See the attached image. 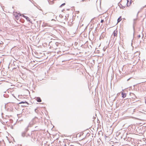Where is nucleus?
<instances>
[{
	"instance_id": "14",
	"label": "nucleus",
	"mask_w": 146,
	"mask_h": 146,
	"mask_svg": "<svg viewBox=\"0 0 146 146\" xmlns=\"http://www.w3.org/2000/svg\"><path fill=\"white\" fill-rule=\"evenodd\" d=\"M122 97L123 98H125L126 96V94L123 92L121 93Z\"/></svg>"
},
{
	"instance_id": "12",
	"label": "nucleus",
	"mask_w": 146,
	"mask_h": 146,
	"mask_svg": "<svg viewBox=\"0 0 146 146\" xmlns=\"http://www.w3.org/2000/svg\"><path fill=\"white\" fill-rule=\"evenodd\" d=\"M130 95L133 96V97H132V98L135 99V98H136V97L135 95L133 93H130Z\"/></svg>"
},
{
	"instance_id": "29",
	"label": "nucleus",
	"mask_w": 146,
	"mask_h": 146,
	"mask_svg": "<svg viewBox=\"0 0 146 146\" xmlns=\"http://www.w3.org/2000/svg\"><path fill=\"white\" fill-rule=\"evenodd\" d=\"M59 43L58 42H56L55 43V44L56 45V46H58Z\"/></svg>"
},
{
	"instance_id": "44",
	"label": "nucleus",
	"mask_w": 146,
	"mask_h": 146,
	"mask_svg": "<svg viewBox=\"0 0 146 146\" xmlns=\"http://www.w3.org/2000/svg\"><path fill=\"white\" fill-rule=\"evenodd\" d=\"M37 5H37H37H36V6H37Z\"/></svg>"
},
{
	"instance_id": "17",
	"label": "nucleus",
	"mask_w": 146,
	"mask_h": 146,
	"mask_svg": "<svg viewBox=\"0 0 146 146\" xmlns=\"http://www.w3.org/2000/svg\"><path fill=\"white\" fill-rule=\"evenodd\" d=\"M121 19H122L121 18V17H120L117 19V23L120 22L121 21Z\"/></svg>"
},
{
	"instance_id": "26",
	"label": "nucleus",
	"mask_w": 146,
	"mask_h": 146,
	"mask_svg": "<svg viewBox=\"0 0 146 146\" xmlns=\"http://www.w3.org/2000/svg\"><path fill=\"white\" fill-rule=\"evenodd\" d=\"M59 17H60L61 18H62L63 17V16L61 14L59 15Z\"/></svg>"
},
{
	"instance_id": "39",
	"label": "nucleus",
	"mask_w": 146,
	"mask_h": 146,
	"mask_svg": "<svg viewBox=\"0 0 146 146\" xmlns=\"http://www.w3.org/2000/svg\"><path fill=\"white\" fill-rule=\"evenodd\" d=\"M37 127V126H36V127H35V128H36Z\"/></svg>"
},
{
	"instance_id": "31",
	"label": "nucleus",
	"mask_w": 146,
	"mask_h": 146,
	"mask_svg": "<svg viewBox=\"0 0 146 146\" xmlns=\"http://www.w3.org/2000/svg\"><path fill=\"white\" fill-rule=\"evenodd\" d=\"M139 12H140V11H139L138 12V13H137V17H138V14H139Z\"/></svg>"
},
{
	"instance_id": "46",
	"label": "nucleus",
	"mask_w": 146,
	"mask_h": 146,
	"mask_svg": "<svg viewBox=\"0 0 146 146\" xmlns=\"http://www.w3.org/2000/svg\"><path fill=\"white\" fill-rule=\"evenodd\" d=\"M11 106V105H9V106Z\"/></svg>"
},
{
	"instance_id": "15",
	"label": "nucleus",
	"mask_w": 146,
	"mask_h": 146,
	"mask_svg": "<svg viewBox=\"0 0 146 146\" xmlns=\"http://www.w3.org/2000/svg\"><path fill=\"white\" fill-rule=\"evenodd\" d=\"M10 136H11V141H9L10 143H11V142H13V141H14V138L13 137H12L11 136V135L10 134Z\"/></svg>"
},
{
	"instance_id": "40",
	"label": "nucleus",
	"mask_w": 146,
	"mask_h": 146,
	"mask_svg": "<svg viewBox=\"0 0 146 146\" xmlns=\"http://www.w3.org/2000/svg\"><path fill=\"white\" fill-rule=\"evenodd\" d=\"M39 129H38L37 130H37V131H38V130H39Z\"/></svg>"
},
{
	"instance_id": "1",
	"label": "nucleus",
	"mask_w": 146,
	"mask_h": 146,
	"mask_svg": "<svg viewBox=\"0 0 146 146\" xmlns=\"http://www.w3.org/2000/svg\"><path fill=\"white\" fill-rule=\"evenodd\" d=\"M31 140L33 142H35L38 140V133L35 131H33L32 132L31 135Z\"/></svg>"
},
{
	"instance_id": "43",
	"label": "nucleus",
	"mask_w": 146,
	"mask_h": 146,
	"mask_svg": "<svg viewBox=\"0 0 146 146\" xmlns=\"http://www.w3.org/2000/svg\"><path fill=\"white\" fill-rule=\"evenodd\" d=\"M15 124H16V123H14V125Z\"/></svg>"
},
{
	"instance_id": "34",
	"label": "nucleus",
	"mask_w": 146,
	"mask_h": 146,
	"mask_svg": "<svg viewBox=\"0 0 146 146\" xmlns=\"http://www.w3.org/2000/svg\"><path fill=\"white\" fill-rule=\"evenodd\" d=\"M8 68L9 69V64L8 65Z\"/></svg>"
},
{
	"instance_id": "9",
	"label": "nucleus",
	"mask_w": 146,
	"mask_h": 146,
	"mask_svg": "<svg viewBox=\"0 0 146 146\" xmlns=\"http://www.w3.org/2000/svg\"><path fill=\"white\" fill-rule=\"evenodd\" d=\"M13 35H11L10 36V40H14L15 39L14 34Z\"/></svg>"
},
{
	"instance_id": "10",
	"label": "nucleus",
	"mask_w": 146,
	"mask_h": 146,
	"mask_svg": "<svg viewBox=\"0 0 146 146\" xmlns=\"http://www.w3.org/2000/svg\"><path fill=\"white\" fill-rule=\"evenodd\" d=\"M117 31L116 30H115L114 31L112 35L114 36H116L117 34Z\"/></svg>"
},
{
	"instance_id": "3",
	"label": "nucleus",
	"mask_w": 146,
	"mask_h": 146,
	"mask_svg": "<svg viewBox=\"0 0 146 146\" xmlns=\"http://www.w3.org/2000/svg\"><path fill=\"white\" fill-rule=\"evenodd\" d=\"M9 88L7 90V91L4 92V94L3 95L4 97L5 98H8L9 97L8 94L9 93Z\"/></svg>"
},
{
	"instance_id": "22",
	"label": "nucleus",
	"mask_w": 146,
	"mask_h": 146,
	"mask_svg": "<svg viewBox=\"0 0 146 146\" xmlns=\"http://www.w3.org/2000/svg\"><path fill=\"white\" fill-rule=\"evenodd\" d=\"M65 5V3H63V4H62V5H61L60 6V7H62V6H64Z\"/></svg>"
},
{
	"instance_id": "33",
	"label": "nucleus",
	"mask_w": 146,
	"mask_h": 146,
	"mask_svg": "<svg viewBox=\"0 0 146 146\" xmlns=\"http://www.w3.org/2000/svg\"><path fill=\"white\" fill-rule=\"evenodd\" d=\"M11 128L12 129H13V125H11Z\"/></svg>"
},
{
	"instance_id": "23",
	"label": "nucleus",
	"mask_w": 146,
	"mask_h": 146,
	"mask_svg": "<svg viewBox=\"0 0 146 146\" xmlns=\"http://www.w3.org/2000/svg\"><path fill=\"white\" fill-rule=\"evenodd\" d=\"M146 7V5H145L144 6H143V7H141L140 9V10H142L143 9V8Z\"/></svg>"
},
{
	"instance_id": "36",
	"label": "nucleus",
	"mask_w": 146,
	"mask_h": 146,
	"mask_svg": "<svg viewBox=\"0 0 146 146\" xmlns=\"http://www.w3.org/2000/svg\"><path fill=\"white\" fill-rule=\"evenodd\" d=\"M130 78H129L128 79H127V80L128 81L130 79Z\"/></svg>"
},
{
	"instance_id": "2",
	"label": "nucleus",
	"mask_w": 146,
	"mask_h": 146,
	"mask_svg": "<svg viewBox=\"0 0 146 146\" xmlns=\"http://www.w3.org/2000/svg\"><path fill=\"white\" fill-rule=\"evenodd\" d=\"M13 15L15 16V19L17 20H18L19 19L20 17H21V15L19 13H15V14L14 12H13Z\"/></svg>"
},
{
	"instance_id": "19",
	"label": "nucleus",
	"mask_w": 146,
	"mask_h": 146,
	"mask_svg": "<svg viewBox=\"0 0 146 146\" xmlns=\"http://www.w3.org/2000/svg\"><path fill=\"white\" fill-rule=\"evenodd\" d=\"M35 6L36 7H37V9H39V10L42 11V9H40V6H38V5H37V6Z\"/></svg>"
},
{
	"instance_id": "6",
	"label": "nucleus",
	"mask_w": 146,
	"mask_h": 146,
	"mask_svg": "<svg viewBox=\"0 0 146 146\" xmlns=\"http://www.w3.org/2000/svg\"><path fill=\"white\" fill-rule=\"evenodd\" d=\"M137 18L134 19L133 20V30H135V25L136 23H137Z\"/></svg>"
},
{
	"instance_id": "18",
	"label": "nucleus",
	"mask_w": 146,
	"mask_h": 146,
	"mask_svg": "<svg viewBox=\"0 0 146 146\" xmlns=\"http://www.w3.org/2000/svg\"><path fill=\"white\" fill-rule=\"evenodd\" d=\"M23 104V103H26L27 104V105H28V103H27V102L25 101V102H23L22 101L20 102L19 104Z\"/></svg>"
},
{
	"instance_id": "13",
	"label": "nucleus",
	"mask_w": 146,
	"mask_h": 146,
	"mask_svg": "<svg viewBox=\"0 0 146 146\" xmlns=\"http://www.w3.org/2000/svg\"><path fill=\"white\" fill-rule=\"evenodd\" d=\"M36 100L38 102H40L42 101L41 98L39 97H37L36 98Z\"/></svg>"
},
{
	"instance_id": "7",
	"label": "nucleus",
	"mask_w": 146,
	"mask_h": 146,
	"mask_svg": "<svg viewBox=\"0 0 146 146\" xmlns=\"http://www.w3.org/2000/svg\"><path fill=\"white\" fill-rule=\"evenodd\" d=\"M23 17H24L26 19V20L28 22H29L30 23H32V22L31 21V20H30V19L29 17H28L25 16L24 15H23Z\"/></svg>"
},
{
	"instance_id": "8",
	"label": "nucleus",
	"mask_w": 146,
	"mask_h": 146,
	"mask_svg": "<svg viewBox=\"0 0 146 146\" xmlns=\"http://www.w3.org/2000/svg\"><path fill=\"white\" fill-rule=\"evenodd\" d=\"M9 103V102L7 103L6 104H5V109L6 111H9V108L8 107V104Z\"/></svg>"
},
{
	"instance_id": "4",
	"label": "nucleus",
	"mask_w": 146,
	"mask_h": 146,
	"mask_svg": "<svg viewBox=\"0 0 146 146\" xmlns=\"http://www.w3.org/2000/svg\"><path fill=\"white\" fill-rule=\"evenodd\" d=\"M38 121V118L37 117H35L34 118H33L31 121L29 123L30 124H32L33 125L35 124L36 122Z\"/></svg>"
},
{
	"instance_id": "49",
	"label": "nucleus",
	"mask_w": 146,
	"mask_h": 146,
	"mask_svg": "<svg viewBox=\"0 0 146 146\" xmlns=\"http://www.w3.org/2000/svg\"><path fill=\"white\" fill-rule=\"evenodd\" d=\"M13 7H12V8H13Z\"/></svg>"
},
{
	"instance_id": "41",
	"label": "nucleus",
	"mask_w": 146,
	"mask_h": 146,
	"mask_svg": "<svg viewBox=\"0 0 146 146\" xmlns=\"http://www.w3.org/2000/svg\"><path fill=\"white\" fill-rule=\"evenodd\" d=\"M64 10H63L62 11H64Z\"/></svg>"
},
{
	"instance_id": "48",
	"label": "nucleus",
	"mask_w": 146,
	"mask_h": 146,
	"mask_svg": "<svg viewBox=\"0 0 146 146\" xmlns=\"http://www.w3.org/2000/svg\"><path fill=\"white\" fill-rule=\"evenodd\" d=\"M11 106V105H9V106Z\"/></svg>"
},
{
	"instance_id": "32",
	"label": "nucleus",
	"mask_w": 146,
	"mask_h": 146,
	"mask_svg": "<svg viewBox=\"0 0 146 146\" xmlns=\"http://www.w3.org/2000/svg\"><path fill=\"white\" fill-rule=\"evenodd\" d=\"M137 37L138 38H140L141 37L140 35H139Z\"/></svg>"
},
{
	"instance_id": "37",
	"label": "nucleus",
	"mask_w": 146,
	"mask_h": 146,
	"mask_svg": "<svg viewBox=\"0 0 146 146\" xmlns=\"http://www.w3.org/2000/svg\"><path fill=\"white\" fill-rule=\"evenodd\" d=\"M2 31L0 29V31Z\"/></svg>"
},
{
	"instance_id": "11",
	"label": "nucleus",
	"mask_w": 146,
	"mask_h": 146,
	"mask_svg": "<svg viewBox=\"0 0 146 146\" xmlns=\"http://www.w3.org/2000/svg\"><path fill=\"white\" fill-rule=\"evenodd\" d=\"M16 51V50H15L13 48H12L11 49L10 53L11 54L13 53V54H14L15 53Z\"/></svg>"
},
{
	"instance_id": "47",
	"label": "nucleus",
	"mask_w": 146,
	"mask_h": 146,
	"mask_svg": "<svg viewBox=\"0 0 146 146\" xmlns=\"http://www.w3.org/2000/svg\"><path fill=\"white\" fill-rule=\"evenodd\" d=\"M11 106V105H9V106Z\"/></svg>"
},
{
	"instance_id": "30",
	"label": "nucleus",
	"mask_w": 146,
	"mask_h": 146,
	"mask_svg": "<svg viewBox=\"0 0 146 146\" xmlns=\"http://www.w3.org/2000/svg\"><path fill=\"white\" fill-rule=\"evenodd\" d=\"M37 109H35V112H36V113H37Z\"/></svg>"
},
{
	"instance_id": "16",
	"label": "nucleus",
	"mask_w": 146,
	"mask_h": 146,
	"mask_svg": "<svg viewBox=\"0 0 146 146\" xmlns=\"http://www.w3.org/2000/svg\"><path fill=\"white\" fill-rule=\"evenodd\" d=\"M119 6L120 8H122L123 9H124L125 8V6H123L121 4H120Z\"/></svg>"
},
{
	"instance_id": "25",
	"label": "nucleus",
	"mask_w": 146,
	"mask_h": 146,
	"mask_svg": "<svg viewBox=\"0 0 146 146\" xmlns=\"http://www.w3.org/2000/svg\"><path fill=\"white\" fill-rule=\"evenodd\" d=\"M13 122V120L12 119H10V123H12Z\"/></svg>"
},
{
	"instance_id": "45",
	"label": "nucleus",
	"mask_w": 146,
	"mask_h": 146,
	"mask_svg": "<svg viewBox=\"0 0 146 146\" xmlns=\"http://www.w3.org/2000/svg\"><path fill=\"white\" fill-rule=\"evenodd\" d=\"M67 10H69V9H67Z\"/></svg>"
},
{
	"instance_id": "38",
	"label": "nucleus",
	"mask_w": 146,
	"mask_h": 146,
	"mask_svg": "<svg viewBox=\"0 0 146 146\" xmlns=\"http://www.w3.org/2000/svg\"><path fill=\"white\" fill-rule=\"evenodd\" d=\"M134 33L133 34V36H134Z\"/></svg>"
},
{
	"instance_id": "21",
	"label": "nucleus",
	"mask_w": 146,
	"mask_h": 146,
	"mask_svg": "<svg viewBox=\"0 0 146 146\" xmlns=\"http://www.w3.org/2000/svg\"><path fill=\"white\" fill-rule=\"evenodd\" d=\"M127 3L126 4V5H127V6H128V3L129 2H130V4H131V0H127Z\"/></svg>"
},
{
	"instance_id": "28",
	"label": "nucleus",
	"mask_w": 146,
	"mask_h": 146,
	"mask_svg": "<svg viewBox=\"0 0 146 146\" xmlns=\"http://www.w3.org/2000/svg\"><path fill=\"white\" fill-rule=\"evenodd\" d=\"M104 22V20L103 19H102L101 21L100 22L101 23H103Z\"/></svg>"
},
{
	"instance_id": "20",
	"label": "nucleus",
	"mask_w": 146,
	"mask_h": 146,
	"mask_svg": "<svg viewBox=\"0 0 146 146\" xmlns=\"http://www.w3.org/2000/svg\"><path fill=\"white\" fill-rule=\"evenodd\" d=\"M14 86L13 85H11V86H10V89H12L14 88Z\"/></svg>"
},
{
	"instance_id": "27",
	"label": "nucleus",
	"mask_w": 146,
	"mask_h": 146,
	"mask_svg": "<svg viewBox=\"0 0 146 146\" xmlns=\"http://www.w3.org/2000/svg\"><path fill=\"white\" fill-rule=\"evenodd\" d=\"M6 137L7 138V140L9 142V137L7 136H6Z\"/></svg>"
},
{
	"instance_id": "35",
	"label": "nucleus",
	"mask_w": 146,
	"mask_h": 146,
	"mask_svg": "<svg viewBox=\"0 0 146 146\" xmlns=\"http://www.w3.org/2000/svg\"><path fill=\"white\" fill-rule=\"evenodd\" d=\"M11 69L12 70H13V68H11Z\"/></svg>"
},
{
	"instance_id": "5",
	"label": "nucleus",
	"mask_w": 146,
	"mask_h": 146,
	"mask_svg": "<svg viewBox=\"0 0 146 146\" xmlns=\"http://www.w3.org/2000/svg\"><path fill=\"white\" fill-rule=\"evenodd\" d=\"M27 130L28 129L27 128L25 129V131H24V132H23L22 133V137H24L25 136V135H26L27 137H28V136H30V134H28V135H25L27 131Z\"/></svg>"
},
{
	"instance_id": "42",
	"label": "nucleus",
	"mask_w": 146,
	"mask_h": 146,
	"mask_svg": "<svg viewBox=\"0 0 146 146\" xmlns=\"http://www.w3.org/2000/svg\"><path fill=\"white\" fill-rule=\"evenodd\" d=\"M54 20V19H52V20Z\"/></svg>"
},
{
	"instance_id": "24",
	"label": "nucleus",
	"mask_w": 146,
	"mask_h": 146,
	"mask_svg": "<svg viewBox=\"0 0 146 146\" xmlns=\"http://www.w3.org/2000/svg\"><path fill=\"white\" fill-rule=\"evenodd\" d=\"M98 134H102V133L101 131H99L98 132Z\"/></svg>"
}]
</instances>
